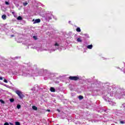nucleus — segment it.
Here are the masks:
<instances>
[{
    "instance_id": "1",
    "label": "nucleus",
    "mask_w": 125,
    "mask_h": 125,
    "mask_svg": "<svg viewBox=\"0 0 125 125\" xmlns=\"http://www.w3.org/2000/svg\"><path fill=\"white\" fill-rule=\"evenodd\" d=\"M15 93L18 95L21 99H23V97H25V96H24L23 93L20 90H17L15 91Z\"/></svg>"
},
{
    "instance_id": "2",
    "label": "nucleus",
    "mask_w": 125,
    "mask_h": 125,
    "mask_svg": "<svg viewBox=\"0 0 125 125\" xmlns=\"http://www.w3.org/2000/svg\"><path fill=\"white\" fill-rule=\"evenodd\" d=\"M69 79L70 81H79L80 77L77 76H69Z\"/></svg>"
},
{
    "instance_id": "3",
    "label": "nucleus",
    "mask_w": 125,
    "mask_h": 125,
    "mask_svg": "<svg viewBox=\"0 0 125 125\" xmlns=\"http://www.w3.org/2000/svg\"><path fill=\"white\" fill-rule=\"evenodd\" d=\"M40 22H41V19H38L35 20V21L33 22V24H37V23H40Z\"/></svg>"
},
{
    "instance_id": "4",
    "label": "nucleus",
    "mask_w": 125,
    "mask_h": 125,
    "mask_svg": "<svg viewBox=\"0 0 125 125\" xmlns=\"http://www.w3.org/2000/svg\"><path fill=\"white\" fill-rule=\"evenodd\" d=\"M50 91L51 92H55V88L53 87H50Z\"/></svg>"
},
{
    "instance_id": "5",
    "label": "nucleus",
    "mask_w": 125,
    "mask_h": 125,
    "mask_svg": "<svg viewBox=\"0 0 125 125\" xmlns=\"http://www.w3.org/2000/svg\"><path fill=\"white\" fill-rule=\"evenodd\" d=\"M1 18L2 19H3V20H5L6 19V15H2Z\"/></svg>"
},
{
    "instance_id": "6",
    "label": "nucleus",
    "mask_w": 125,
    "mask_h": 125,
    "mask_svg": "<svg viewBox=\"0 0 125 125\" xmlns=\"http://www.w3.org/2000/svg\"><path fill=\"white\" fill-rule=\"evenodd\" d=\"M32 109L33 110H35V111H37L38 110V107H37V106L34 105L32 106Z\"/></svg>"
},
{
    "instance_id": "7",
    "label": "nucleus",
    "mask_w": 125,
    "mask_h": 125,
    "mask_svg": "<svg viewBox=\"0 0 125 125\" xmlns=\"http://www.w3.org/2000/svg\"><path fill=\"white\" fill-rule=\"evenodd\" d=\"M76 31L78 32V33H80L81 32V28L80 27H77L76 28Z\"/></svg>"
},
{
    "instance_id": "8",
    "label": "nucleus",
    "mask_w": 125,
    "mask_h": 125,
    "mask_svg": "<svg viewBox=\"0 0 125 125\" xmlns=\"http://www.w3.org/2000/svg\"><path fill=\"white\" fill-rule=\"evenodd\" d=\"M87 48L88 49H91L92 48V45H88L87 46Z\"/></svg>"
},
{
    "instance_id": "9",
    "label": "nucleus",
    "mask_w": 125,
    "mask_h": 125,
    "mask_svg": "<svg viewBox=\"0 0 125 125\" xmlns=\"http://www.w3.org/2000/svg\"><path fill=\"white\" fill-rule=\"evenodd\" d=\"M79 99H80V100H82L83 99V96L82 95H80L79 96Z\"/></svg>"
},
{
    "instance_id": "10",
    "label": "nucleus",
    "mask_w": 125,
    "mask_h": 125,
    "mask_svg": "<svg viewBox=\"0 0 125 125\" xmlns=\"http://www.w3.org/2000/svg\"><path fill=\"white\" fill-rule=\"evenodd\" d=\"M22 18L21 16H19L18 18H17V20H22Z\"/></svg>"
},
{
    "instance_id": "11",
    "label": "nucleus",
    "mask_w": 125,
    "mask_h": 125,
    "mask_svg": "<svg viewBox=\"0 0 125 125\" xmlns=\"http://www.w3.org/2000/svg\"><path fill=\"white\" fill-rule=\"evenodd\" d=\"M23 5H24V6H26V5H28V2H23Z\"/></svg>"
},
{
    "instance_id": "12",
    "label": "nucleus",
    "mask_w": 125,
    "mask_h": 125,
    "mask_svg": "<svg viewBox=\"0 0 125 125\" xmlns=\"http://www.w3.org/2000/svg\"><path fill=\"white\" fill-rule=\"evenodd\" d=\"M77 42H82V41L81 40V38H78Z\"/></svg>"
},
{
    "instance_id": "13",
    "label": "nucleus",
    "mask_w": 125,
    "mask_h": 125,
    "mask_svg": "<svg viewBox=\"0 0 125 125\" xmlns=\"http://www.w3.org/2000/svg\"><path fill=\"white\" fill-rule=\"evenodd\" d=\"M0 102L1 103V104H4L5 103L2 100H0Z\"/></svg>"
},
{
    "instance_id": "14",
    "label": "nucleus",
    "mask_w": 125,
    "mask_h": 125,
    "mask_svg": "<svg viewBox=\"0 0 125 125\" xmlns=\"http://www.w3.org/2000/svg\"><path fill=\"white\" fill-rule=\"evenodd\" d=\"M17 108L18 109H20V108H21V105L20 104H18L17 106Z\"/></svg>"
},
{
    "instance_id": "15",
    "label": "nucleus",
    "mask_w": 125,
    "mask_h": 125,
    "mask_svg": "<svg viewBox=\"0 0 125 125\" xmlns=\"http://www.w3.org/2000/svg\"><path fill=\"white\" fill-rule=\"evenodd\" d=\"M10 102H11V103L14 102V99H10Z\"/></svg>"
},
{
    "instance_id": "16",
    "label": "nucleus",
    "mask_w": 125,
    "mask_h": 125,
    "mask_svg": "<svg viewBox=\"0 0 125 125\" xmlns=\"http://www.w3.org/2000/svg\"><path fill=\"white\" fill-rule=\"evenodd\" d=\"M5 4H6V5H9V2H7L6 1H5Z\"/></svg>"
},
{
    "instance_id": "17",
    "label": "nucleus",
    "mask_w": 125,
    "mask_h": 125,
    "mask_svg": "<svg viewBox=\"0 0 125 125\" xmlns=\"http://www.w3.org/2000/svg\"><path fill=\"white\" fill-rule=\"evenodd\" d=\"M47 18L48 19V20H51L52 18H51V17L48 16Z\"/></svg>"
},
{
    "instance_id": "18",
    "label": "nucleus",
    "mask_w": 125,
    "mask_h": 125,
    "mask_svg": "<svg viewBox=\"0 0 125 125\" xmlns=\"http://www.w3.org/2000/svg\"><path fill=\"white\" fill-rule=\"evenodd\" d=\"M15 125H20V123H19V122H17L15 123Z\"/></svg>"
},
{
    "instance_id": "19",
    "label": "nucleus",
    "mask_w": 125,
    "mask_h": 125,
    "mask_svg": "<svg viewBox=\"0 0 125 125\" xmlns=\"http://www.w3.org/2000/svg\"><path fill=\"white\" fill-rule=\"evenodd\" d=\"M4 83H8V82H7V80H6V79L4 80Z\"/></svg>"
},
{
    "instance_id": "20",
    "label": "nucleus",
    "mask_w": 125,
    "mask_h": 125,
    "mask_svg": "<svg viewBox=\"0 0 125 125\" xmlns=\"http://www.w3.org/2000/svg\"><path fill=\"white\" fill-rule=\"evenodd\" d=\"M59 45V44H58V43H56L55 44V46H58Z\"/></svg>"
},
{
    "instance_id": "21",
    "label": "nucleus",
    "mask_w": 125,
    "mask_h": 125,
    "mask_svg": "<svg viewBox=\"0 0 125 125\" xmlns=\"http://www.w3.org/2000/svg\"><path fill=\"white\" fill-rule=\"evenodd\" d=\"M4 125H9V124H8L7 122H6L4 124Z\"/></svg>"
},
{
    "instance_id": "22",
    "label": "nucleus",
    "mask_w": 125,
    "mask_h": 125,
    "mask_svg": "<svg viewBox=\"0 0 125 125\" xmlns=\"http://www.w3.org/2000/svg\"><path fill=\"white\" fill-rule=\"evenodd\" d=\"M33 39H34V40H38V38H37L36 36H33Z\"/></svg>"
},
{
    "instance_id": "23",
    "label": "nucleus",
    "mask_w": 125,
    "mask_h": 125,
    "mask_svg": "<svg viewBox=\"0 0 125 125\" xmlns=\"http://www.w3.org/2000/svg\"><path fill=\"white\" fill-rule=\"evenodd\" d=\"M120 124H125V122H124V121H120Z\"/></svg>"
},
{
    "instance_id": "24",
    "label": "nucleus",
    "mask_w": 125,
    "mask_h": 125,
    "mask_svg": "<svg viewBox=\"0 0 125 125\" xmlns=\"http://www.w3.org/2000/svg\"><path fill=\"white\" fill-rule=\"evenodd\" d=\"M57 111L58 112H60V110H59V109H57Z\"/></svg>"
},
{
    "instance_id": "25",
    "label": "nucleus",
    "mask_w": 125,
    "mask_h": 125,
    "mask_svg": "<svg viewBox=\"0 0 125 125\" xmlns=\"http://www.w3.org/2000/svg\"><path fill=\"white\" fill-rule=\"evenodd\" d=\"M11 37H14V35H11Z\"/></svg>"
},
{
    "instance_id": "26",
    "label": "nucleus",
    "mask_w": 125,
    "mask_h": 125,
    "mask_svg": "<svg viewBox=\"0 0 125 125\" xmlns=\"http://www.w3.org/2000/svg\"><path fill=\"white\" fill-rule=\"evenodd\" d=\"M47 111L48 112H50V110H49V109H47Z\"/></svg>"
},
{
    "instance_id": "27",
    "label": "nucleus",
    "mask_w": 125,
    "mask_h": 125,
    "mask_svg": "<svg viewBox=\"0 0 125 125\" xmlns=\"http://www.w3.org/2000/svg\"><path fill=\"white\" fill-rule=\"evenodd\" d=\"M0 80H2V77H0Z\"/></svg>"
},
{
    "instance_id": "28",
    "label": "nucleus",
    "mask_w": 125,
    "mask_h": 125,
    "mask_svg": "<svg viewBox=\"0 0 125 125\" xmlns=\"http://www.w3.org/2000/svg\"><path fill=\"white\" fill-rule=\"evenodd\" d=\"M10 125H13V124H12V123H10Z\"/></svg>"
},
{
    "instance_id": "29",
    "label": "nucleus",
    "mask_w": 125,
    "mask_h": 125,
    "mask_svg": "<svg viewBox=\"0 0 125 125\" xmlns=\"http://www.w3.org/2000/svg\"><path fill=\"white\" fill-rule=\"evenodd\" d=\"M69 23H71V21H69Z\"/></svg>"
},
{
    "instance_id": "30",
    "label": "nucleus",
    "mask_w": 125,
    "mask_h": 125,
    "mask_svg": "<svg viewBox=\"0 0 125 125\" xmlns=\"http://www.w3.org/2000/svg\"><path fill=\"white\" fill-rule=\"evenodd\" d=\"M69 23H71V21H69Z\"/></svg>"
}]
</instances>
